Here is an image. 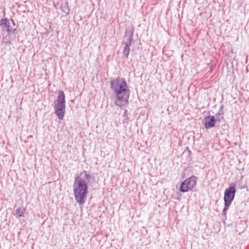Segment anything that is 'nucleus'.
<instances>
[{"mask_svg": "<svg viewBox=\"0 0 249 249\" xmlns=\"http://www.w3.org/2000/svg\"><path fill=\"white\" fill-rule=\"evenodd\" d=\"M111 89L116 95L115 104L121 107L126 105L129 97L130 90L123 78H116L110 82Z\"/></svg>", "mask_w": 249, "mask_h": 249, "instance_id": "1", "label": "nucleus"}, {"mask_svg": "<svg viewBox=\"0 0 249 249\" xmlns=\"http://www.w3.org/2000/svg\"><path fill=\"white\" fill-rule=\"evenodd\" d=\"M230 206V205L224 204V207L222 212V215L223 216H224V218H223L224 220H226V219H227V217H226L227 211L229 209Z\"/></svg>", "mask_w": 249, "mask_h": 249, "instance_id": "10", "label": "nucleus"}, {"mask_svg": "<svg viewBox=\"0 0 249 249\" xmlns=\"http://www.w3.org/2000/svg\"><path fill=\"white\" fill-rule=\"evenodd\" d=\"M0 26L3 31H6L8 34H15L16 29H13L11 26L8 19L7 18H1L0 20Z\"/></svg>", "mask_w": 249, "mask_h": 249, "instance_id": "7", "label": "nucleus"}, {"mask_svg": "<svg viewBox=\"0 0 249 249\" xmlns=\"http://www.w3.org/2000/svg\"><path fill=\"white\" fill-rule=\"evenodd\" d=\"M53 6H54L55 7H56L55 4L54 2L53 3Z\"/></svg>", "mask_w": 249, "mask_h": 249, "instance_id": "16", "label": "nucleus"}, {"mask_svg": "<svg viewBox=\"0 0 249 249\" xmlns=\"http://www.w3.org/2000/svg\"><path fill=\"white\" fill-rule=\"evenodd\" d=\"M55 113L60 120H62L65 113V96L63 90L58 92V96L54 107Z\"/></svg>", "mask_w": 249, "mask_h": 249, "instance_id": "3", "label": "nucleus"}, {"mask_svg": "<svg viewBox=\"0 0 249 249\" xmlns=\"http://www.w3.org/2000/svg\"><path fill=\"white\" fill-rule=\"evenodd\" d=\"M127 110H125L124 113V116L126 117L127 116Z\"/></svg>", "mask_w": 249, "mask_h": 249, "instance_id": "13", "label": "nucleus"}, {"mask_svg": "<svg viewBox=\"0 0 249 249\" xmlns=\"http://www.w3.org/2000/svg\"><path fill=\"white\" fill-rule=\"evenodd\" d=\"M235 193L236 189L233 186H230L226 189L224 192V204L231 205L234 199Z\"/></svg>", "mask_w": 249, "mask_h": 249, "instance_id": "5", "label": "nucleus"}, {"mask_svg": "<svg viewBox=\"0 0 249 249\" xmlns=\"http://www.w3.org/2000/svg\"><path fill=\"white\" fill-rule=\"evenodd\" d=\"M16 215L18 217L24 216V213L21 208H18L16 210Z\"/></svg>", "mask_w": 249, "mask_h": 249, "instance_id": "11", "label": "nucleus"}, {"mask_svg": "<svg viewBox=\"0 0 249 249\" xmlns=\"http://www.w3.org/2000/svg\"><path fill=\"white\" fill-rule=\"evenodd\" d=\"M61 9L62 11L66 15H68L70 13V9L68 6V2L65 1L63 3L61 6Z\"/></svg>", "mask_w": 249, "mask_h": 249, "instance_id": "9", "label": "nucleus"}, {"mask_svg": "<svg viewBox=\"0 0 249 249\" xmlns=\"http://www.w3.org/2000/svg\"><path fill=\"white\" fill-rule=\"evenodd\" d=\"M197 178L195 176L186 179L183 181L180 187L179 191L182 193H185L192 190L196 185Z\"/></svg>", "mask_w": 249, "mask_h": 249, "instance_id": "4", "label": "nucleus"}, {"mask_svg": "<svg viewBox=\"0 0 249 249\" xmlns=\"http://www.w3.org/2000/svg\"><path fill=\"white\" fill-rule=\"evenodd\" d=\"M11 21H12L14 25H15V22L13 19H11Z\"/></svg>", "mask_w": 249, "mask_h": 249, "instance_id": "15", "label": "nucleus"}, {"mask_svg": "<svg viewBox=\"0 0 249 249\" xmlns=\"http://www.w3.org/2000/svg\"><path fill=\"white\" fill-rule=\"evenodd\" d=\"M126 34H127L126 32ZM126 37H127V41L126 42H123L122 43V44L124 45L123 53L126 58H128L130 50V47L132 45L133 40V32L129 33L128 35L126 34L125 36H124V39Z\"/></svg>", "mask_w": 249, "mask_h": 249, "instance_id": "6", "label": "nucleus"}, {"mask_svg": "<svg viewBox=\"0 0 249 249\" xmlns=\"http://www.w3.org/2000/svg\"><path fill=\"white\" fill-rule=\"evenodd\" d=\"M204 125L206 129L213 127L215 124V118L213 116H208L204 118Z\"/></svg>", "mask_w": 249, "mask_h": 249, "instance_id": "8", "label": "nucleus"}, {"mask_svg": "<svg viewBox=\"0 0 249 249\" xmlns=\"http://www.w3.org/2000/svg\"><path fill=\"white\" fill-rule=\"evenodd\" d=\"M216 118L215 121L217 120V121H220L221 120L223 119V114L220 113H218L216 115Z\"/></svg>", "mask_w": 249, "mask_h": 249, "instance_id": "12", "label": "nucleus"}, {"mask_svg": "<svg viewBox=\"0 0 249 249\" xmlns=\"http://www.w3.org/2000/svg\"><path fill=\"white\" fill-rule=\"evenodd\" d=\"M91 177L90 174L86 171H83L79 176L74 179L73 185L74 197L76 202L80 205L85 202L88 194V185L86 180H89Z\"/></svg>", "mask_w": 249, "mask_h": 249, "instance_id": "2", "label": "nucleus"}, {"mask_svg": "<svg viewBox=\"0 0 249 249\" xmlns=\"http://www.w3.org/2000/svg\"><path fill=\"white\" fill-rule=\"evenodd\" d=\"M187 150H188V153H189V155H191V151L189 149H188V147L187 148Z\"/></svg>", "mask_w": 249, "mask_h": 249, "instance_id": "14", "label": "nucleus"}]
</instances>
